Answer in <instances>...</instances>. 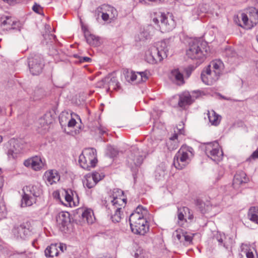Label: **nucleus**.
Wrapping results in <instances>:
<instances>
[{
    "instance_id": "c9c22d12",
    "label": "nucleus",
    "mask_w": 258,
    "mask_h": 258,
    "mask_svg": "<svg viewBox=\"0 0 258 258\" xmlns=\"http://www.w3.org/2000/svg\"><path fill=\"white\" fill-rule=\"evenodd\" d=\"M12 27L9 28L10 30H18L19 31H21V23L19 21H13L11 24Z\"/></svg>"
},
{
    "instance_id": "774afa93",
    "label": "nucleus",
    "mask_w": 258,
    "mask_h": 258,
    "mask_svg": "<svg viewBox=\"0 0 258 258\" xmlns=\"http://www.w3.org/2000/svg\"><path fill=\"white\" fill-rule=\"evenodd\" d=\"M4 184V180L2 177H0V188H1Z\"/></svg>"
},
{
    "instance_id": "473e14b6",
    "label": "nucleus",
    "mask_w": 258,
    "mask_h": 258,
    "mask_svg": "<svg viewBox=\"0 0 258 258\" xmlns=\"http://www.w3.org/2000/svg\"><path fill=\"white\" fill-rule=\"evenodd\" d=\"M69 114L68 112H62L59 116V121L60 124L62 125L63 124H65L67 119L69 118Z\"/></svg>"
},
{
    "instance_id": "13d9d810",
    "label": "nucleus",
    "mask_w": 258,
    "mask_h": 258,
    "mask_svg": "<svg viewBox=\"0 0 258 258\" xmlns=\"http://www.w3.org/2000/svg\"><path fill=\"white\" fill-rule=\"evenodd\" d=\"M217 240L218 241L219 244L222 245L223 242V239L221 235H219V236L217 235L216 237Z\"/></svg>"
},
{
    "instance_id": "de8ad7c7",
    "label": "nucleus",
    "mask_w": 258,
    "mask_h": 258,
    "mask_svg": "<svg viewBox=\"0 0 258 258\" xmlns=\"http://www.w3.org/2000/svg\"><path fill=\"white\" fill-rule=\"evenodd\" d=\"M6 20L3 21V22L2 23V25H11V24L12 23V20L11 19V17L7 16L6 17Z\"/></svg>"
},
{
    "instance_id": "f8f14e48",
    "label": "nucleus",
    "mask_w": 258,
    "mask_h": 258,
    "mask_svg": "<svg viewBox=\"0 0 258 258\" xmlns=\"http://www.w3.org/2000/svg\"><path fill=\"white\" fill-rule=\"evenodd\" d=\"M13 233L15 237L17 239H25L31 234L29 224L28 223H24L17 227H15L13 229Z\"/></svg>"
},
{
    "instance_id": "0e129e2a",
    "label": "nucleus",
    "mask_w": 258,
    "mask_h": 258,
    "mask_svg": "<svg viewBox=\"0 0 258 258\" xmlns=\"http://www.w3.org/2000/svg\"><path fill=\"white\" fill-rule=\"evenodd\" d=\"M118 199H113L111 201L113 206H116V205L119 204Z\"/></svg>"
},
{
    "instance_id": "79ce46f5",
    "label": "nucleus",
    "mask_w": 258,
    "mask_h": 258,
    "mask_svg": "<svg viewBox=\"0 0 258 258\" xmlns=\"http://www.w3.org/2000/svg\"><path fill=\"white\" fill-rule=\"evenodd\" d=\"M72 193V191L71 190H70V191L65 190V200L68 203H70L73 200V198L71 195V194Z\"/></svg>"
},
{
    "instance_id": "8fccbe9b",
    "label": "nucleus",
    "mask_w": 258,
    "mask_h": 258,
    "mask_svg": "<svg viewBox=\"0 0 258 258\" xmlns=\"http://www.w3.org/2000/svg\"><path fill=\"white\" fill-rule=\"evenodd\" d=\"M183 238L185 241L190 242L192 240V236L187 235L186 232H184Z\"/></svg>"
},
{
    "instance_id": "20e7f679",
    "label": "nucleus",
    "mask_w": 258,
    "mask_h": 258,
    "mask_svg": "<svg viewBox=\"0 0 258 258\" xmlns=\"http://www.w3.org/2000/svg\"><path fill=\"white\" fill-rule=\"evenodd\" d=\"M194 156V149L187 146H182L176 153L173 164L179 170L184 168L190 162Z\"/></svg>"
},
{
    "instance_id": "7ed1b4c3",
    "label": "nucleus",
    "mask_w": 258,
    "mask_h": 258,
    "mask_svg": "<svg viewBox=\"0 0 258 258\" xmlns=\"http://www.w3.org/2000/svg\"><path fill=\"white\" fill-rule=\"evenodd\" d=\"M168 46L164 41L156 43V46L153 45L149 48V53L146 55V61L152 64L161 62L166 57L168 53Z\"/></svg>"
},
{
    "instance_id": "1a4fd4ad",
    "label": "nucleus",
    "mask_w": 258,
    "mask_h": 258,
    "mask_svg": "<svg viewBox=\"0 0 258 258\" xmlns=\"http://www.w3.org/2000/svg\"><path fill=\"white\" fill-rule=\"evenodd\" d=\"M247 14H241L242 24L237 23L238 25L246 29H250L258 23V10L253 7L247 10Z\"/></svg>"
},
{
    "instance_id": "69168bd1",
    "label": "nucleus",
    "mask_w": 258,
    "mask_h": 258,
    "mask_svg": "<svg viewBox=\"0 0 258 258\" xmlns=\"http://www.w3.org/2000/svg\"><path fill=\"white\" fill-rule=\"evenodd\" d=\"M98 130H99V133L101 135H103L104 134L106 133V130H105L104 129H103V128L100 127L99 128H98Z\"/></svg>"
},
{
    "instance_id": "f03ea898",
    "label": "nucleus",
    "mask_w": 258,
    "mask_h": 258,
    "mask_svg": "<svg viewBox=\"0 0 258 258\" xmlns=\"http://www.w3.org/2000/svg\"><path fill=\"white\" fill-rule=\"evenodd\" d=\"M209 50L208 44L201 39H194L189 42L186 55L191 59H203Z\"/></svg>"
},
{
    "instance_id": "4468645a",
    "label": "nucleus",
    "mask_w": 258,
    "mask_h": 258,
    "mask_svg": "<svg viewBox=\"0 0 258 258\" xmlns=\"http://www.w3.org/2000/svg\"><path fill=\"white\" fill-rule=\"evenodd\" d=\"M195 101L188 92H184L179 95L178 102V106L184 109L186 106L191 105Z\"/></svg>"
},
{
    "instance_id": "9d476101",
    "label": "nucleus",
    "mask_w": 258,
    "mask_h": 258,
    "mask_svg": "<svg viewBox=\"0 0 258 258\" xmlns=\"http://www.w3.org/2000/svg\"><path fill=\"white\" fill-rule=\"evenodd\" d=\"M28 64L29 71L33 76L39 75L44 66L43 58L39 54H31L28 58Z\"/></svg>"
},
{
    "instance_id": "3c124183",
    "label": "nucleus",
    "mask_w": 258,
    "mask_h": 258,
    "mask_svg": "<svg viewBox=\"0 0 258 258\" xmlns=\"http://www.w3.org/2000/svg\"><path fill=\"white\" fill-rule=\"evenodd\" d=\"M91 61V58L87 57V56H84L80 57V62H90Z\"/></svg>"
},
{
    "instance_id": "4d7b16f0",
    "label": "nucleus",
    "mask_w": 258,
    "mask_h": 258,
    "mask_svg": "<svg viewBox=\"0 0 258 258\" xmlns=\"http://www.w3.org/2000/svg\"><path fill=\"white\" fill-rule=\"evenodd\" d=\"M192 71V69L191 67H188L185 70L186 75H187V77H189L190 75L191 72Z\"/></svg>"
},
{
    "instance_id": "0eeeda50",
    "label": "nucleus",
    "mask_w": 258,
    "mask_h": 258,
    "mask_svg": "<svg viewBox=\"0 0 258 258\" xmlns=\"http://www.w3.org/2000/svg\"><path fill=\"white\" fill-rule=\"evenodd\" d=\"M97 162L96 151L93 148L86 149L80 155L79 163L82 168L90 170Z\"/></svg>"
},
{
    "instance_id": "09e8293b",
    "label": "nucleus",
    "mask_w": 258,
    "mask_h": 258,
    "mask_svg": "<svg viewBox=\"0 0 258 258\" xmlns=\"http://www.w3.org/2000/svg\"><path fill=\"white\" fill-rule=\"evenodd\" d=\"M145 210V209L143 207L139 205L136 208V210L135 211V212L134 213H138V214H143V211H144Z\"/></svg>"
},
{
    "instance_id": "680f3d73",
    "label": "nucleus",
    "mask_w": 258,
    "mask_h": 258,
    "mask_svg": "<svg viewBox=\"0 0 258 258\" xmlns=\"http://www.w3.org/2000/svg\"><path fill=\"white\" fill-rule=\"evenodd\" d=\"M51 51V54L52 55H57L58 54V50L55 48H52Z\"/></svg>"
},
{
    "instance_id": "dca6fc26",
    "label": "nucleus",
    "mask_w": 258,
    "mask_h": 258,
    "mask_svg": "<svg viewBox=\"0 0 258 258\" xmlns=\"http://www.w3.org/2000/svg\"><path fill=\"white\" fill-rule=\"evenodd\" d=\"M178 137V134L174 131V134L169 138V140L166 142V146L169 151L175 150L178 147L179 142Z\"/></svg>"
},
{
    "instance_id": "2f4dec72",
    "label": "nucleus",
    "mask_w": 258,
    "mask_h": 258,
    "mask_svg": "<svg viewBox=\"0 0 258 258\" xmlns=\"http://www.w3.org/2000/svg\"><path fill=\"white\" fill-rule=\"evenodd\" d=\"M123 191L119 188H114L112 190L110 197L113 199H119L118 198L123 195Z\"/></svg>"
},
{
    "instance_id": "72a5a7b5",
    "label": "nucleus",
    "mask_w": 258,
    "mask_h": 258,
    "mask_svg": "<svg viewBox=\"0 0 258 258\" xmlns=\"http://www.w3.org/2000/svg\"><path fill=\"white\" fill-rule=\"evenodd\" d=\"M174 236L179 240L181 242L183 238L184 232L181 229L176 230L174 233Z\"/></svg>"
},
{
    "instance_id": "412c9836",
    "label": "nucleus",
    "mask_w": 258,
    "mask_h": 258,
    "mask_svg": "<svg viewBox=\"0 0 258 258\" xmlns=\"http://www.w3.org/2000/svg\"><path fill=\"white\" fill-rule=\"evenodd\" d=\"M143 157L142 156H140L139 155H134L133 154H131L128 156L127 158V162L128 164H130L132 165L133 164H135L136 166H140L142 164L143 162Z\"/></svg>"
},
{
    "instance_id": "bf43d9fd",
    "label": "nucleus",
    "mask_w": 258,
    "mask_h": 258,
    "mask_svg": "<svg viewBox=\"0 0 258 258\" xmlns=\"http://www.w3.org/2000/svg\"><path fill=\"white\" fill-rule=\"evenodd\" d=\"M149 2L154 3L156 4H161L164 2V0H148Z\"/></svg>"
},
{
    "instance_id": "338daca9",
    "label": "nucleus",
    "mask_w": 258,
    "mask_h": 258,
    "mask_svg": "<svg viewBox=\"0 0 258 258\" xmlns=\"http://www.w3.org/2000/svg\"><path fill=\"white\" fill-rule=\"evenodd\" d=\"M140 80H142L144 78H145V72H142L139 73Z\"/></svg>"
},
{
    "instance_id": "e433bc0d",
    "label": "nucleus",
    "mask_w": 258,
    "mask_h": 258,
    "mask_svg": "<svg viewBox=\"0 0 258 258\" xmlns=\"http://www.w3.org/2000/svg\"><path fill=\"white\" fill-rule=\"evenodd\" d=\"M73 115H75V116L79 117V119L81 120L80 117L77 114H76L75 113H71V118L69 120V121L68 122V127H73L76 125V124L77 123L76 119H74V118H73Z\"/></svg>"
},
{
    "instance_id": "393cba45",
    "label": "nucleus",
    "mask_w": 258,
    "mask_h": 258,
    "mask_svg": "<svg viewBox=\"0 0 258 258\" xmlns=\"http://www.w3.org/2000/svg\"><path fill=\"white\" fill-rule=\"evenodd\" d=\"M78 213H81L82 219L84 221H86L88 223H92L91 212L89 210H83V209H78Z\"/></svg>"
},
{
    "instance_id": "6e6552de",
    "label": "nucleus",
    "mask_w": 258,
    "mask_h": 258,
    "mask_svg": "<svg viewBox=\"0 0 258 258\" xmlns=\"http://www.w3.org/2000/svg\"><path fill=\"white\" fill-rule=\"evenodd\" d=\"M129 222L133 232L141 235L145 234V219L143 214L133 212L130 216Z\"/></svg>"
},
{
    "instance_id": "cd10ccee",
    "label": "nucleus",
    "mask_w": 258,
    "mask_h": 258,
    "mask_svg": "<svg viewBox=\"0 0 258 258\" xmlns=\"http://www.w3.org/2000/svg\"><path fill=\"white\" fill-rule=\"evenodd\" d=\"M187 212H189V208L187 207H182L178 208L177 217L178 220L180 221L185 220L186 221L184 217H187Z\"/></svg>"
},
{
    "instance_id": "aec40b11",
    "label": "nucleus",
    "mask_w": 258,
    "mask_h": 258,
    "mask_svg": "<svg viewBox=\"0 0 258 258\" xmlns=\"http://www.w3.org/2000/svg\"><path fill=\"white\" fill-rule=\"evenodd\" d=\"M84 36L87 42L90 45L94 46H97L99 45L100 42L98 37L90 34L88 31H84Z\"/></svg>"
},
{
    "instance_id": "603ef678",
    "label": "nucleus",
    "mask_w": 258,
    "mask_h": 258,
    "mask_svg": "<svg viewBox=\"0 0 258 258\" xmlns=\"http://www.w3.org/2000/svg\"><path fill=\"white\" fill-rule=\"evenodd\" d=\"M31 162H32V159L31 158L30 159H28L27 160H26L24 162V165L26 166V167H31Z\"/></svg>"
},
{
    "instance_id": "4be33fe9",
    "label": "nucleus",
    "mask_w": 258,
    "mask_h": 258,
    "mask_svg": "<svg viewBox=\"0 0 258 258\" xmlns=\"http://www.w3.org/2000/svg\"><path fill=\"white\" fill-rule=\"evenodd\" d=\"M45 176L47 177L48 181L51 184L58 181L60 179V176L56 170H50L48 172H46Z\"/></svg>"
},
{
    "instance_id": "49530a36",
    "label": "nucleus",
    "mask_w": 258,
    "mask_h": 258,
    "mask_svg": "<svg viewBox=\"0 0 258 258\" xmlns=\"http://www.w3.org/2000/svg\"><path fill=\"white\" fill-rule=\"evenodd\" d=\"M34 96L39 98L43 94V90L42 89H38L34 91Z\"/></svg>"
},
{
    "instance_id": "5fc2aeb1",
    "label": "nucleus",
    "mask_w": 258,
    "mask_h": 258,
    "mask_svg": "<svg viewBox=\"0 0 258 258\" xmlns=\"http://www.w3.org/2000/svg\"><path fill=\"white\" fill-rule=\"evenodd\" d=\"M187 218L189 220H192L194 219L193 213L189 209V212H187Z\"/></svg>"
},
{
    "instance_id": "f3484780",
    "label": "nucleus",
    "mask_w": 258,
    "mask_h": 258,
    "mask_svg": "<svg viewBox=\"0 0 258 258\" xmlns=\"http://www.w3.org/2000/svg\"><path fill=\"white\" fill-rule=\"evenodd\" d=\"M44 253L45 256L47 257L57 256L59 253L58 244L53 243L48 246L44 250Z\"/></svg>"
},
{
    "instance_id": "a19ab883",
    "label": "nucleus",
    "mask_w": 258,
    "mask_h": 258,
    "mask_svg": "<svg viewBox=\"0 0 258 258\" xmlns=\"http://www.w3.org/2000/svg\"><path fill=\"white\" fill-rule=\"evenodd\" d=\"M32 10L37 14H41V12L42 11V8L39 5L37 4V3H35L32 7Z\"/></svg>"
},
{
    "instance_id": "a18cd8bd",
    "label": "nucleus",
    "mask_w": 258,
    "mask_h": 258,
    "mask_svg": "<svg viewBox=\"0 0 258 258\" xmlns=\"http://www.w3.org/2000/svg\"><path fill=\"white\" fill-rule=\"evenodd\" d=\"M195 204L200 209H202L204 207V206H205L204 202L202 200L200 199H197L195 201Z\"/></svg>"
},
{
    "instance_id": "b1692460",
    "label": "nucleus",
    "mask_w": 258,
    "mask_h": 258,
    "mask_svg": "<svg viewBox=\"0 0 258 258\" xmlns=\"http://www.w3.org/2000/svg\"><path fill=\"white\" fill-rule=\"evenodd\" d=\"M107 78H108L107 83V91L111 89H116L119 87V82L115 77H112L111 75L109 74L107 76Z\"/></svg>"
},
{
    "instance_id": "6ab92c4d",
    "label": "nucleus",
    "mask_w": 258,
    "mask_h": 258,
    "mask_svg": "<svg viewBox=\"0 0 258 258\" xmlns=\"http://www.w3.org/2000/svg\"><path fill=\"white\" fill-rule=\"evenodd\" d=\"M207 115L211 125L217 126L220 123L221 117L214 110H208Z\"/></svg>"
},
{
    "instance_id": "c03bdc74",
    "label": "nucleus",
    "mask_w": 258,
    "mask_h": 258,
    "mask_svg": "<svg viewBox=\"0 0 258 258\" xmlns=\"http://www.w3.org/2000/svg\"><path fill=\"white\" fill-rule=\"evenodd\" d=\"M244 252L245 253L247 258H254V253L251 249H246Z\"/></svg>"
},
{
    "instance_id": "ea45409f",
    "label": "nucleus",
    "mask_w": 258,
    "mask_h": 258,
    "mask_svg": "<svg viewBox=\"0 0 258 258\" xmlns=\"http://www.w3.org/2000/svg\"><path fill=\"white\" fill-rule=\"evenodd\" d=\"M90 176L96 181V183H97L101 179L100 175L97 172H93L92 174H90Z\"/></svg>"
},
{
    "instance_id": "bb28decb",
    "label": "nucleus",
    "mask_w": 258,
    "mask_h": 258,
    "mask_svg": "<svg viewBox=\"0 0 258 258\" xmlns=\"http://www.w3.org/2000/svg\"><path fill=\"white\" fill-rule=\"evenodd\" d=\"M31 168L36 171L40 170L43 165L41 158L35 156L31 158Z\"/></svg>"
},
{
    "instance_id": "a211bd4d",
    "label": "nucleus",
    "mask_w": 258,
    "mask_h": 258,
    "mask_svg": "<svg viewBox=\"0 0 258 258\" xmlns=\"http://www.w3.org/2000/svg\"><path fill=\"white\" fill-rule=\"evenodd\" d=\"M170 78L178 85H182L184 83L183 75L178 69L173 70L171 72Z\"/></svg>"
},
{
    "instance_id": "7c9ffc66",
    "label": "nucleus",
    "mask_w": 258,
    "mask_h": 258,
    "mask_svg": "<svg viewBox=\"0 0 258 258\" xmlns=\"http://www.w3.org/2000/svg\"><path fill=\"white\" fill-rule=\"evenodd\" d=\"M118 150L112 146H108L107 148V154L110 158H114L117 156L118 154Z\"/></svg>"
},
{
    "instance_id": "9b49d317",
    "label": "nucleus",
    "mask_w": 258,
    "mask_h": 258,
    "mask_svg": "<svg viewBox=\"0 0 258 258\" xmlns=\"http://www.w3.org/2000/svg\"><path fill=\"white\" fill-rule=\"evenodd\" d=\"M205 153L216 163L222 160L223 153L217 142L207 143L205 147Z\"/></svg>"
},
{
    "instance_id": "a878e982",
    "label": "nucleus",
    "mask_w": 258,
    "mask_h": 258,
    "mask_svg": "<svg viewBox=\"0 0 258 258\" xmlns=\"http://www.w3.org/2000/svg\"><path fill=\"white\" fill-rule=\"evenodd\" d=\"M123 74L125 80L129 83L133 82L137 79V76L135 73L127 69H123Z\"/></svg>"
},
{
    "instance_id": "052dcab7",
    "label": "nucleus",
    "mask_w": 258,
    "mask_h": 258,
    "mask_svg": "<svg viewBox=\"0 0 258 258\" xmlns=\"http://www.w3.org/2000/svg\"><path fill=\"white\" fill-rule=\"evenodd\" d=\"M64 248H65V249H66L65 245H63L62 244H61V243L58 244V249H59V250L61 252H63Z\"/></svg>"
},
{
    "instance_id": "864d4df0",
    "label": "nucleus",
    "mask_w": 258,
    "mask_h": 258,
    "mask_svg": "<svg viewBox=\"0 0 258 258\" xmlns=\"http://www.w3.org/2000/svg\"><path fill=\"white\" fill-rule=\"evenodd\" d=\"M250 157L254 159L258 158V148L252 153Z\"/></svg>"
},
{
    "instance_id": "c85d7f7f",
    "label": "nucleus",
    "mask_w": 258,
    "mask_h": 258,
    "mask_svg": "<svg viewBox=\"0 0 258 258\" xmlns=\"http://www.w3.org/2000/svg\"><path fill=\"white\" fill-rule=\"evenodd\" d=\"M96 181L93 179L92 177H91L90 174H87L85 176V179L83 181V184L85 186L88 188H91L95 186Z\"/></svg>"
},
{
    "instance_id": "423d86ee",
    "label": "nucleus",
    "mask_w": 258,
    "mask_h": 258,
    "mask_svg": "<svg viewBox=\"0 0 258 258\" xmlns=\"http://www.w3.org/2000/svg\"><path fill=\"white\" fill-rule=\"evenodd\" d=\"M151 18L155 24L158 25L161 31L164 32L172 30L176 26L172 15L156 12L151 15Z\"/></svg>"
},
{
    "instance_id": "2eb2a0df",
    "label": "nucleus",
    "mask_w": 258,
    "mask_h": 258,
    "mask_svg": "<svg viewBox=\"0 0 258 258\" xmlns=\"http://www.w3.org/2000/svg\"><path fill=\"white\" fill-rule=\"evenodd\" d=\"M248 181L245 173L242 171H239L235 174L233 180V185L234 188H238V186Z\"/></svg>"
},
{
    "instance_id": "58836bf2",
    "label": "nucleus",
    "mask_w": 258,
    "mask_h": 258,
    "mask_svg": "<svg viewBox=\"0 0 258 258\" xmlns=\"http://www.w3.org/2000/svg\"><path fill=\"white\" fill-rule=\"evenodd\" d=\"M183 123L182 122H181L177 126L176 133L178 134V136L184 135V130L183 127Z\"/></svg>"
},
{
    "instance_id": "e2e57ef3",
    "label": "nucleus",
    "mask_w": 258,
    "mask_h": 258,
    "mask_svg": "<svg viewBox=\"0 0 258 258\" xmlns=\"http://www.w3.org/2000/svg\"><path fill=\"white\" fill-rule=\"evenodd\" d=\"M6 114V109L0 106V115H5Z\"/></svg>"
},
{
    "instance_id": "37998d69",
    "label": "nucleus",
    "mask_w": 258,
    "mask_h": 258,
    "mask_svg": "<svg viewBox=\"0 0 258 258\" xmlns=\"http://www.w3.org/2000/svg\"><path fill=\"white\" fill-rule=\"evenodd\" d=\"M8 156L9 158L15 159L17 157V152L14 151L13 149H10L8 151Z\"/></svg>"
},
{
    "instance_id": "c756f323",
    "label": "nucleus",
    "mask_w": 258,
    "mask_h": 258,
    "mask_svg": "<svg viewBox=\"0 0 258 258\" xmlns=\"http://www.w3.org/2000/svg\"><path fill=\"white\" fill-rule=\"evenodd\" d=\"M121 208H117L115 210L114 215H112L111 218L112 221L114 222H119L121 220V214H120Z\"/></svg>"
},
{
    "instance_id": "6e6d98bb",
    "label": "nucleus",
    "mask_w": 258,
    "mask_h": 258,
    "mask_svg": "<svg viewBox=\"0 0 258 258\" xmlns=\"http://www.w3.org/2000/svg\"><path fill=\"white\" fill-rule=\"evenodd\" d=\"M101 17L104 21H107L109 19V15L106 13H102Z\"/></svg>"
},
{
    "instance_id": "f704fd0d",
    "label": "nucleus",
    "mask_w": 258,
    "mask_h": 258,
    "mask_svg": "<svg viewBox=\"0 0 258 258\" xmlns=\"http://www.w3.org/2000/svg\"><path fill=\"white\" fill-rule=\"evenodd\" d=\"M6 215V209L4 202L0 199V219Z\"/></svg>"
},
{
    "instance_id": "4c0bfd02",
    "label": "nucleus",
    "mask_w": 258,
    "mask_h": 258,
    "mask_svg": "<svg viewBox=\"0 0 258 258\" xmlns=\"http://www.w3.org/2000/svg\"><path fill=\"white\" fill-rule=\"evenodd\" d=\"M107 80H108V78L106 76L97 83V86L99 88L104 87L105 86L107 87Z\"/></svg>"
},
{
    "instance_id": "ddd939ff",
    "label": "nucleus",
    "mask_w": 258,
    "mask_h": 258,
    "mask_svg": "<svg viewBox=\"0 0 258 258\" xmlns=\"http://www.w3.org/2000/svg\"><path fill=\"white\" fill-rule=\"evenodd\" d=\"M57 223L60 226L61 231H64L68 229V226L71 224L70 214L68 212H61L56 217Z\"/></svg>"
},
{
    "instance_id": "f257e3e1",
    "label": "nucleus",
    "mask_w": 258,
    "mask_h": 258,
    "mask_svg": "<svg viewBox=\"0 0 258 258\" xmlns=\"http://www.w3.org/2000/svg\"><path fill=\"white\" fill-rule=\"evenodd\" d=\"M223 69L224 64L221 60L212 61L206 70L201 73V78L202 81L206 85H213L219 79Z\"/></svg>"
},
{
    "instance_id": "5701e85b",
    "label": "nucleus",
    "mask_w": 258,
    "mask_h": 258,
    "mask_svg": "<svg viewBox=\"0 0 258 258\" xmlns=\"http://www.w3.org/2000/svg\"><path fill=\"white\" fill-rule=\"evenodd\" d=\"M249 220L258 224V207H252L249 208L248 212Z\"/></svg>"
},
{
    "instance_id": "39448f33",
    "label": "nucleus",
    "mask_w": 258,
    "mask_h": 258,
    "mask_svg": "<svg viewBox=\"0 0 258 258\" xmlns=\"http://www.w3.org/2000/svg\"><path fill=\"white\" fill-rule=\"evenodd\" d=\"M23 195L21 200V207L31 206L36 202V198L42 194V186L37 183L25 186L23 188Z\"/></svg>"
}]
</instances>
